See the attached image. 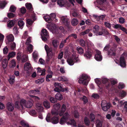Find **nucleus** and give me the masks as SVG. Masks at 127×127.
<instances>
[{
  "label": "nucleus",
  "instance_id": "17",
  "mask_svg": "<svg viewBox=\"0 0 127 127\" xmlns=\"http://www.w3.org/2000/svg\"><path fill=\"white\" fill-rule=\"evenodd\" d=\"M99 27L97 25H95L93 28V32L95 33L96 35H99Z\"/></svg>",
  "mask_w": 127,
  "mask_h": 127
},
{
  "label": "nucleus",
  "instance_id": "33",
  "mask_svg": "<svg viewBox=\"0 0 127 127\" xmlns=\"http://www.w3.org/2000/svg\"><path fill=\"white\" fill-rule=\"evenodd\" d=\"M16 55V53L14 52H11L9 53L7 57V60H9L11 58H13Z\"/></svg>",
  "mask_w": 127,
  "mask_h": 127
},
{
  "label": "nucleus",
  "instance_id": "50",
  "mask_svg": "<svg viewBox=\"0 0 127 127\" xmlns=\"http://www.w3.org/2000/svg\"><path fill=\"white\" fill-rule=\"evenodd\" d=\"M28 50L31 52L33 51V46L31 44H29L27 47Z\"/></svg>",
  "mask_w": 127,
  "mask_h": 127
},
{
  "label": "nucleus",
  "instance_id": "34",
  "mask_svg": "<svg viewBox=\"0 0 127 127\" xmlns=\"http://www.w3.org/2000/svg\"><path fill=\"white\" fill-rule=\"evenodd\" d=\"M110 104H108L107 105H105L104 106H101L103 110L104 111H106L108 109H109L110 107Z\"/></svg>",
  "mask_w": 127,
  "mask_h": 127
},
{
  "label": "nucleus",
  "instance_id": "45",
  "mask_svg": "<svg viewBox=\"0 0 127 127\" xmlns=\"http://www.w3.org/2000/svg\"><path fill=\"white\" fill-rule=\"evenodd\" d=\"M67 121V120L64 118V117H62L60 119L59 123L61 125H63Z\"/></svg>",
  "mask_w": 127,
  "mask_h": 127
},
{
  "label": "nucleus",
  "instance_id": "5",
  "mask_svg": "<svg viewBox=\"0 0 127 127\" xmlns=\"http://www.w3.org/2000/svg\"><path fill=\"white\" fill-rule=\"evenodd\" d=\"M93 50L91 49L88 46L87 49L85 52L84 54V56L86 59L90 60L93 57Z\"/></svg>",
  "mask_w": 127,
  "mask_h": 127
},
{
  "label": "nucleus",
  "instance_id": "63",
  "mask_svg": "<svg viewBox=\"0 0 127 127\" xmlns=\"http://www.w3.org/2000/svg\"><path fill=\"white\" fill-rule=\"evenodd\" d=\"M14 77L12 78H10L9 79L8 81L10 84L12 85L13 84L14 81Z\"/></svg>",
  "mask_w": 127,
  "mask_h": 127
},
{
  "label": "nucleus",
  "instance_id": "41",
  "mask_svg": "<svg viewBox=\"0 0 127 127\" xmlns=\"http://www.w3.org/2000/svg\"><path fill=\"white\" fill-rule=\"evenodd\" d=\"M21 60L23 62H25L27 61L28 60L27 56L26 55H23L22 57Z\"/></svg>",
  "mask_w": 127,
  "mask_h": 127
},
{
  "label": "nucleus",
  "instance_id": "51",
  "mask_svg": "<svg viewBox=\"0 0 127 127\" xmlns=\"http://www.w3.org/2000/svg\"><path fill=\"white\" fill-rule=\"evenodd\" d=\"M41 32L42 33L43 35L45 36H48V33L46 29H43L42 30Z\"/></svg>",
  "mask_w": 127,
  "mask_h": 127
},
{
  "label": "nucleus",
  "instance_id": "64",
  "mask_svg": "<svg viewBox=\"0 0 127 127\" xmlns=\"http://www.w3.org/2000/svg\"><path fill=\"white\" fill-rule=\"evenodd\" d=\"M125 87V85L122 83H119L118 85V88L120 89H122Z\"/></svg>",
  "mask_w": 127,
  "mask_h": 127
},
{
  "label": "nucleus",
  "instance_id": "30",
  "mask_svg": "<svg viewBox=\"0 0 127 127\" xmlns=\"http://www.w3.org/2000/svg\"><path fill=\"white\" fill-rule=\"evenodd\" d=\"M71 23L72 26H75L78 24V21L77 19L73 18L71 20Z\"/></svg>",
  "mask_w": 127,
  "mask_h": 127
},
{
  "label": "nucleus",
  "instance_id": "23",
  "mask_svg": "<svg viewBox=\"0 0 127 127\" xmlns=\"http://www.w3.org/2000/svg\"><path fill=\"white\" fill-rule=\"evenodd\" d=\"M7 38L9 42V43L10 44V42H13L14 39V37L12 34H10L7 36Z\"/></svg>",
  "mask_w": 127,
  "mask_h": 127
},
{
  "label": "nucleus",
  "instance_id": "16",
  "mask_svg": "<svg viewBox=\"0 0 127 127\" xmlns=\"http://www.w3.org/2000/svg\"><path fill=\"white\" fill-rule=\"evenodd\" d=\"M25 6L27 10L30 12H33V8L32 4L31 3H26Z\"/></svg>",
  "mask_w": 127,
  "mask_h": 127
},
{
  "label": "nucleus",
  "instance_id": "13",
  "mask_svg": "<svg viewBox=\"0 0 127 127\" xmlns=\"http://www.w3.org/2000/svg\"><path fill=\"white\" fill-rule=\"evenodd\" d=\"M120 65L122 67H126V64L124 56H121L120 58Z\"/></svg>",
  "mask_w": 127,
  "mask_h": 127
},
{
  "label": "nucleus",
  "instance_id": "44",
  "mask_svg": "<svg viewBox=\"0 0 127 127\" xmlns=\"http://www.w3.org/2000/svg\"><path fill=\"white\" fill-rule=\"evenodd\" d=\"M90 32V30L88 29L83 32H82L80 33V36L84 35Z\"/></svg>",
  "mask_w": 127,
  "mask_h": 127
},
{
  "label": "nucleus",
  "instance_id": "38",
  "mask_svg": "<svg viewBox=\"0 0 127 127\" xmlns=\"http://www.w3.org/2000/svg\"><path fill=\"white\" fill-rule=\"evenodd\" d=\"M16 7L13 5H11L10 7L9 11L12 12L14 13L16 9Z\"/></svg>",
  "mask_w": 127,
  "mask_h": 127
},
{
  "label": "nucleus",
  "instance_id": "55",
  "mask_svg": "<svg viewBox=\"0 0 127 127\" xmlns=\"http://www.w3.org/2000/svg\"><path fill=\"white\" fill-rule=\"evenodd\" d=\"M7 15L8 17L10 18H12L14 17L15 16V15L12 13L9 12L8 13Z\"/></svg>",
  "mask_w": 127,
  "mask_h": 127
},
{
  "label": "nucleus",
  "instance_id": "21",
  "mask_svg": "<svg viewBox=\"0 0 127 127\" xmlns=\"http://www.w3.org/2000/svg\"><path fill=\"white\" fill-rule=\"evenodd\" d=\"M37 72L41 73L40 75H44L45 74L46 70L45 69H43L42 70L41 68L39 67H38L37 68Z\"/></svg>",
  "mask_w": 127,
  "mask_h": 127
},
{
  "label": "nucleus",
  "instance_id": "31",
  "mask_svg": "<svg viewBox=\"0 0 127 127\" xmlns=\"http://www.w3.org/2000/svg\"><path fill=\"white\" fill-rule=\"evenodd\" d=\"M44 106L47 109L49 108L50 107V105L49 102L47 101H44L43 102Z\"/></svg>",
  "mask_w": 127,
  "mask_h": 127
},
{
  "label": "nucleus",
  "instance_id": "52",
  "mask_svg": "<svg viewBox=\"0 0 127 127\" xmlns=\"http://www.w3.org/2000/svg\"><path fill=\"white\" fill-rule=\"evenodd\" d=\"M52 77V74H47L46 77V80L47 82H49L50 80L49 79V78H51Z\"/></svg>",
  "mask_w": 127,
  "mask_h": 127
},
{
  "label": "nucleus",
  "instance_id": "10",
  "mask_svg": "<svg viewBox=\"0 0 127 127\" xmlns=\"http://www.w3.org/2000/svg\"><path fill=\"white\" fill-rule=\"evenodd\" d=\"M94 58L97 61H100L102 60V57L100 51L98 50L96 51Z\"/></svg>",
  "mask_w": 127,
  "mask_h": 127
},
{
  "label": "nucleus",
  "instance_id": "53",
  "mask_svg": "<svg viewBox=\"0 0 127 127\" xmlns=\"http://www.w3.org/2000/svg\"><path fill=\"white\" fill-rule=\"evenodd\" d=\"M24 24V23L22 20H20L18 22V25L20 27L23 26Z\"/></svg>",
  "mask_w": 127,
  "mask_h": 127
},
{
  "label": "nucleus",
  "instance_id": "14",
  "mask_svg": "<svg viewBox=\"0 0 127 127\" xmlns=\"http://www.w3.org/2000/svg\"><path fill=\"white\" fill-rule=\"evenodd\" d=\"M99 35H108L109 34L108 31L107 29L105 28H102L99 30Z\"/></svg>",
  "mask_w": 127,
  "mask_h": 127
},
{
  "label": "nucleus",
  "instance_id": "6",
  "mask_svg": "<svg viewBox=\"0 0 127 127\" xmlns=\"http://www.w3.org/2000/svg\"><path fill=\"white\" fill-rule=\"evenodd\" d=\"M27 101L25 100L22 99L21 100L20 103L16 102L15 104V108L19 109H23V106L25 107V105L26 104Z\"/></svg>",
  "mask_w": 127,
  "mask_h": 127
},
{
  "label": "nucleus",
  "instance_id": "47",
  "mask_svg": "<svg viewBox=\"0 0 127 127\" xmlns=\"http://www.w3.org/2000/svg\"><path fill=\"white\" fill-rule=\"evenodd\" d=\"M81 99L83 101L84 104H86L88 102V100L87 97L85 96H84L83 97L81 98Z\"/></svg>",
  "mask_w": 127,
  "mask_h": 127
},
{
  "label": "nucleus",
  "instance_id": "59",
  "mask_svg": "<svg viewBox=\"0 0 127 127\" xmlns=\"http://www.w3.org/2000/svg\"><path fill=\"white\" fill-rule=\"evenodd\" d=\"M92 97L95 99H98L99 98V95L96 93H94L92 95Z\"/></svg>",
  "mask_w": 127,
  "mask_h": 127
},
{
  "label": "nucleus",
  "instance_id": "1",
  "mask_svg": "<svg viewBox=\"0 0 127 127\" xmlns=\"http://www.w3.org/2000/svg\"><path fill=\"white\" fill-rule=\"evenodd\" d=\"M54 86L55 88L54 89V90L55 91L59 92L55 95V98L57 99V100H61L63 99V96L59 92H64L67 91L68 88H63L62 86V85L58 83H55Z\"/></svg>",
  "mask_w": 127,
  "mask_h": 127
},
{
  "label": "nucleus",
  "instance_id": "62",
  "mask_svg": "<svg viewBox=\"0 0 127 127\" xmlns=\"http://www.w3.org/2000/svg\"><path fill=\"white\" fill-rule=\"evenodd\" d=\"M11 44L10 46V47L11 50H14L16 48V44L15 42H13L12 43H11Z\"/></svg>",
  "mask_w": 127,
  "mask_h": 127
},
{
  "label": "nucleus",
  "instance_id": "57",
  "mask_svg": "<svg viewBox=\"0 0 127 127\" xmlns=\"http://www.w3.org/2000/svg\"><path fill=\"white\" fill-rule=\"evenodd\" d=\"M80 45L83 47H85V42L83 39L80 40Z\"/></svg>",
  "mask_w": 127,
  "mask_h": 127
},
{
  "label": "nucleus",
  "instance_id": "58",
  "mask_svg": "<svg viewBox=\"0 0 127 127\" xmlns=\"http://www.w3.org/2000/svg\"><path fill=\"white\" fill-rule=\"evenodd\" d=\"M102 82L103 84L107 83V84L109 83H108V79L106 78H102Z\"/></svg>",
  "mask_w": 127,
  "mask_h": 127
},
{
  "label": "nucleus",
  "instance_id": "37",
  "mask_svg": "<svg viewBox=\"0 0 127 127\" xmlns=\"http://www.w3.org/2000/svg\"><path fill=\"white\" fill-rule=\"evenodd\" d=\"M24 66L27 67L29 70H32V67L31 66V64L28 62L26 63L24 65Z\"/></svg>",
  "mask_w": 127,
  "mask_h": 127
},
{
  "label": "nucleus",
  "instance_id": "48",
  "mask_svg": "<svg viewBox=\"0 0 127 127\" xmlns=\"http://www.w3.org/2000/svg\"><path fill=\"white\" fill-rule=\"evenodd\" d=\"M6 4V3L4 1H0V8H3Z\"/></svg>",
  "mask_w": 127,
  "mask_h": 127
},
{
  "label": "nucleus",
  "instance_id": "39",
  "mask_svg": "<svg viewBox=\"0 0 127 127\" xmlns=\"http://www.w3.org/2000/svg\"><path fill=\"white\" fill-rule=\"evenodd\" d=\"M76 49L79 54H82L83 53L84 50L82 48L78 47H77Z\"/></svg>",
  "mask_w": 127,
  "mask_h": 127
},
{
  "label": "nucleus",
  "instance_id": "28",
  "mask_svg": "<svg viewBox=\"0 0 127 127\" xmlns=\"http://www.w3.org/2000/svg\"><path fill=\"white\" fill-rule=\"evenodd\" d=\"M15 23L14 21L11 20L8 23H7V26L9 28H10L14 26Z\"/></svg>",
  "mask_w": 127,
  "mask_h": 127
},
{
  "label": "nucleus",
  "instance_id": "22",
  "mask_svg": "<svg viewBox=\"0 0 127 127\" xmlns=\"http://www.w3.org/2000/svg\"><path fill=\"white\" fill-rule=\"evenodd\" d=\"M67 62L68 64L70 65H73L74 63V61L73 58H68L67 60Z\"/></svg>",
  "mask_w": 127,
  "mask_h": 127
},
{
  "label": "nucleus",
  "instance_id": "11",
  "mask_svg": "<svg viewBox=\"0 0 127 127\" xmlns=\"http://www.w3.org/2000/svg\"><path fill=\"white\" fill-rule=\"evenodd\" d=\"M116 49L115 48L112 47L109 50L108 52V55L109 57H111L112 56H115L116 53L115 52Z\"/></svg>",
  "mask_w": 127,
  "mask_h": 127
},
{
  "label": "nucleus",
  "instance_id": "19",
  "mask_svg": "<svg viewBox=\"0 0 127 127\" xmlns=\"http://www.w3.org/2000/svg\"><path fill=\"white\" fill-rule=\"evenodd\" d=\"M69 41V40L68 39L67 37L64 40H62L59 46V48L60 49L62 48L65 45V44L67 42H68Z\"/></svg>",
  "mask_w": 127,
  "mask_h": 127
},
{
  "label": "nucleus",
  "instance_id": "56",
  "mask_svg": "<svg viewBox=\"0 0 127 127\" xmlns=\"http://www.w3.org/2000/svg\"><path fill=\"white\" fill-rule=\"evenodd\" d=\"M14 34L15 35H17L18 34V33L19 32L17 28L15 27L13 29Z\"/></svg>",
  "mask_w": 127,
  "mask_h": 127
},
{
  "label": "nucleus",
  "instance_id": "4",
  "mask_svg": "<svg viewBox=\"0 0 127 127\" xmlns=\"http://www.w3.org/2000/svg\"><path fill=\"white\" fill-rule=\"evenodd\" d=\"M88 76L86 74H82L81 76L79 79V83L80 84L87 85L88 83V82L87 80L88 78Z\"/></svg>",
  "mask_w": 127,
  "mask_h": 127
},
{
  "label": "nucleus",
  "instance_id": "29",
  "mask_svg": "<svg viewBox=\"0 0 127 127\" xmlns=\"http://www.w3.org/2000/svg\"><path fill=\"white\" fill-rule=\"evenodd\" d=\"M32 103L31 101H27L26 102L25 107L27 108H30L32 106Z\"/></svg>",
  "mask_w": 127,
  "mask_h": 127
},
{
  "label": "nucleus",
  "instance_id": "40",
  "mask_svg": "<svg viewBox=\"0 0 127 127\" xmlns=\"http://www.w3.org/2000/svg\"><path fill=\"white\" fill-rule=\"evenodd\" d=\"M73 114L74 117L76 118H79V113L77 111L75 110L73 112Z\"/></svg>",
  "mask_w": 127,
  "mask_h": 127
},
{
  "label": "nucleus",
  "instance_id": "32",
  "mask_svg": "<svg viewBox=\"0 0 127 127\" xmlns=\"http://www.w3.org/2000/svg\"><path fill=\"white\" fill-rule=\"evenodd\" d=\"M57 3L60 6L62 7L64 6L65 2L64 0H58Z\"/></svg>",
  "mask_w": 127,
  "mask_h": 127
},
{
  "label": "nucleus",
  "instance_id": "7",
  "mask_svg": "<svg viewBox=\"0 0 127 127\" xmlns=\"http://www.w3.org/2000/svg\"><path fill=\"white\" fill-rule=\"evenodd\" d=\"M111 83H108V84H106L105 86L106 89L113 90L114 89V85L117 83V82L116 80L113 79L111 81Z\"/></svg>",
  "mask_w": 127,
  "mask_h": 127
},
{
  "label": "nucleus",
  "instance_id": "49",
  "mask_svg": "<svg viewBox=\"0 0 127 127\" xmlns=\"http://www.w3.org/2000/svg\"><path fill=\"white\" fill-rule=\"evenodd\" d=\"M72 37H73L75 39H76L77 38V36L76 34L75 33H72L69 35L67 37V38H68V39L69 41L70 40V39L69 38Z\"/></svg>",
  "mask_w": 127,
  "mask_h": 127
},
{
  "label": "nucleus",
  "instance_id": "26",
  "mask_svg": "<svg viewBox=\"0 0 127 127\" xmlns=\"http://www.w3.org/2000/svg\"><path fill=\"white\" fill-rule=\"evenodd\" d=\"M7 59H5L3 60L2 63V65L4 68H5L7 65Z\"/></svg>",
  "mask_w": 127,
  "mask_h": 127
},
{
  "label": "nucleus",
  "instance_id": "3",
  "mask_svg": "<svg viewBox=\"0 0 127 127\" xmlns=\"http://www.w3.org/2000/svg\"><path fill=\"white\" fill-rule=\"evenodd\" d=\"M61 105L59 103H57L53 105V108L52 110V114L53 115L57 116L59 114V111L61 109Z\"/></svg>",
  "mask_w": 127,
  "mask_h": 127
},
{
  "label": "nucleus",
  "instance_id": "61",
  "mask_svg": "<svg viewBox=\"0 0 127 127\" xmlns=\"http://www.w3.org/2000/svg\"><path fill=\"white\" fill-rule=\"evenodd\" d=\"M125 21V19L123 17H121L119 18V22L120 23L123 24L124 23Z\"/></svg>",
  "mask_w": 127,
  "mask_h": 127
},
{
  "label": "nucleus",
  "instance_id": "25",
  "mask_svg": "<svg viewBox=\"0 0 127 127\" xmlns=\"http://www.w3.org/2000/svg\"><path fill=\"white\" fill-rule=\"evenodd\" d=\"M52 45L54 47L55 50L56 49L59 45L58 41L56 40H54L52 41Z\"/></svg>",
  "mask_w": 127,
  "mask_h": 127
},
{
  "label": "nucleus",
  "instance_id": "46",
  "mask_svg": "<svg viewBox=\"0 0 127 127\" xmlns=\"http://www.w3.org/2000/svg\"><path fill=\"white\" fill-rule=\"evenodd\" d=\"M90 118L91 122H94L95 119V115L92 113H91L90 115Z\"/></svg>",
  "mask_w": 127,
  "mask_h": 127
},
{
  "label": "nucleus",
  "instance_id": "60",
  "mask_svg": "<svg viewBox=\"0 0 127 127\" xmlns=\"http://www.w3.org/2000/svg\"><path fill=\"white\" fill-rule=\"evenodd\" d=\"M20 11L21 13L24 14L26 11V10L24 7H22L20 9Z\"/></svg>",
  "mask_w": 127,
  "mask_h": 127
},
{
  "label": "nucleus",
  "instance_id": "27",
  "mask_svg": "<svg viewBox=\"0 0 127 127\" xmlns=\"http://www.w3.org/2000/svg\"><path fill=\"white\" fill-rule=\"evenodd\" d=\"M84 122L85 125L87 126H89L90 124V122L89 119L87 117H85Z\"/></svg>",
  "mask_w": 127,
  "mask_h": 127
},
{
  "label": "nucleus",
  "instance_id": "2",
  "mask_svg": "<svg viewBox=\"0 0 127 127\" xmlns=\"http://www.w3.org/2000/svg\"><path fill=\"white\" fill-rule=\"evenodd\" d=\"M66 108L65 105L63 104L62 106L61 109L59 111V115L60 116H62L63 117L68 120L69 117V115L67 112L64 113Z\"/></svg>",
  "mask_w": 127,
  "mask_h": 127
},
{
  "label": "nucleus",
  "instance_id": "54",
  "mask_svg": "<svg viewBox=\"0 0 127 127\" xmlns=\"http://www.w3.org/2000/svg\"><path fill=\"white\" fill-rule=\"evenodd\" d=\"M50 101L52 103H55L57 102V100L55 98L53 97H51L50 99Z\"/></svg>",
  "mask_w": 127,
  "mask_h": 127
},
{
  "label": "nucleus",
  "instance_id": "24",
  "mask_svg": "<svg viewBox=\"0 0 127 127\" xmlns=\"http://www.w3.org/2000/svg\"><path fill=\"white\" fill-rule=\"evenodd\" d=\"M44 48L47 54L53 52L52 48L49 47L46 44L45 45Z\"/></svg>",
  "mask_w": 127,
  "mask_h": 127
},
{
  "label": "nucleus",
  "instance_id": "20",
  "mask_svg": "<svg viewBox=\"0 0 127 127\" xmlns=\"http://www.w3.org/2000/svg\"><path fill=\"white\" fill-rule=\"evenodd\" d=\"M53 124H56L59 122L58 118L57 116H54L51 119V122Z\"/></svg>",
  "mask_w": 127,
  "mask_h": 127
},
{
  "label": "nucleus",
  "instance_id": "15",
  "mask_svg": "<svg viewBox=\"0 0 127 127\" xmlns=\"http://www.w3.org/2000/svg\"><path fill=\"white\" fill-rule=\"evenodd\" d=\"M54 54L53 52L47 54L46 58V61L47 63H49L50 60L54 56Z\"/></svg>",
  "mask_w": 127,
  "mask_h": 127
},
{
  "label": "nucleus",
  "instance_id": "8",
  "mask_svg": "<svg viewBox=\"0 0 127 127\" xmlns=\"http://www.w3.org/2000/svg\"><path fill=\"white\" fill-rule=\"evenodd\" d=\"M50 15L51 16H45L44 18L45 21L49 23H50L52 21V19H56V16L54 13H51Z\"/></svg>",
  "mask_w": 127,
  "mask_h": 127
},
{
  "label": "nucleus",
  "instance_id": "18",
  "mask_svg": "<svg viewBox=\"0 0 127 127\" xmlns=\"http://www.w3.org/2000/svg\"><path fill=\"white\" fill-rule=\"evenodd\" d=\"M94 17H95V19L98 21L100 20H103L105 18L106 15H102L100 16H98L97 15H94Z\"/></svg>",
  "mask_w": 127,
  "mask_h": 127
},
{
  "label": "nucleus",
  "instance_id": "42",
  "mask_svg": "<svg viewBox=\"0 0 127 127\" xmlns=\"http://www.w3.org/2000/svg\"><path fill=\"white\" fill-rule=\"evenodd\" d=\"M96 127H101L102 126V123L99 120H97L96 121Z\"/></svg>",
  "mask_w": 127,
  "mask_h": 127
},
{
  "label": "nucleus",
  "instance_id": "9",
  "mask_svg": "<svg viewBox=\"0 0 127 127\" xmlns=\"http://www.w3.org/2000/svg\"><path fill=\"white\" fill-rule=\"evenodd\" d=\"M61 19L63 24L64 25L68 28H69V25L70 23L69 19H68L67 16H63L61 17Z\"/></svg>",
  "mask_w": 127,
  "mask_h": 127
},
{
  "label": "nucleus",
  "instance_id": "43",
  "mask_svg": "<svg viewBox=\"0 0 127 127\" xmlns=\"http://www.w3.org/2000/svg\"><path fill=\"white\" fill-rule=\"evenodd\" d=\"M58 80L60 81H68V79L65 77H58Z\"/></svg>",
  "mask_w": 127,
  "mask_h": 127
},
{
  "label": "nucleus",
  "instance_id": "12",
  "mask_svg": "<svg viewBox=\"0 0 127 127\" xmlns=\"http://www.w3.org/2000/svg\"><path fill=\"white\" fill-rule=\"evenodd\" d=\"M7 109L9 111H13L14 108V104L10 102H8L6 105Z\"/></svg>",
  "mask_w": 127,
  "mask_h": 127
},
{
  "label": "nucleus",
  "instance_id": "36",
  "mask_svg": "<svg viewBox=\"0 0 127 127\" xmlns=\"http://www.w3.org/2000/svg\"><path fill=\"white\" fill-rule=\"evenodd\" d=\"M21 125L24 127H29V124L23 121H22L20 122Z\"/></svg>",
  "mask_w": 127,
  "mask_h": 127
},
{
  "label": "nucleus",
  "instance_id": "35",
  "mask_svg": "<svg viewBox=\"0 0 127 127\" xmlns=\"http://www.w3.org/2000/svg\"><path fill=\"white\" fill-rule=\"evenodd\" d=\"M27 26L31 25L33 22V21L31 19H28L26 20Z\"/></svg>",
  "mask_w": 127,
  "mask_h": 127
}]
</instances>
